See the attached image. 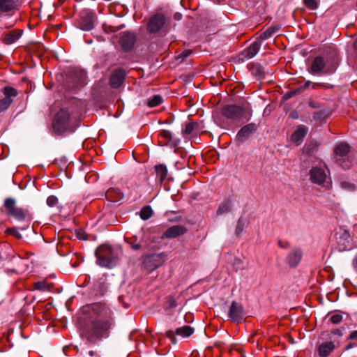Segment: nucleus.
<instances>
[{"label":"nucleus","mask_w":357,"mask_h":357,"mask_svg":"<svg viewBox=\"0 0 357 357\" xmlns=\"http://www.w3.org/2000/svg\"><path fill=\"white\" fill-rule=\"evenodd\" d=\"M87 314L82 326V335L91 343L109 337L114 325L111 309L105 303H96L86 307Z\"/></svg>","instance_id":"1"},{"label":"nucleus","mask_w":357,"mask_h":357,"mask_svg":"<svg viewBox=\"0 0 357 357\" xmlns=\"http://www.w3.org/2000/svg\"><path fill=\"white\" fill-rule=\"evenodd\" d=\"M97 264L105 268L113 267L117 261V255L112 248L107 245H102L96 250Z\"/></svg>","instance_id":"2"},{"label":"nucleus","mask_w":357,"mask_h":357,"mask_svg":"<svg viewBox=\"0 0 357 357\" xmlns=\"http://www.w3.org/2000/svg\"><path fill=\"white\" fill-rule=\"evenodd\" d=\"M4 206L6 209L7 215L13 217L18 221L25 220L29 214L27 209L17 206L15 200L13 198H7L4 202Z\"/></svg>","instance_id":"3"},{"label":"nucleus","mask_w":357,"mask_h":357,"mask_svg":"<svg viewBox=\"0 0 357 357\" xmlns=\"http://www.w3.org/2000/svg\"><path fill=\"white\" fill-rule=\"evenodd\" d=\"M245 108L236 105H225L222 109V116L230 122H236L244 117Z\"/></svg>","instance_id":"4"},{"label":"nucleus","mask_w":357,"mask_h":357,"mask_svg":"<svg viewBox=\"0 0 357 357\" xmlns=\"http://www.w3.org/2000/svg\"><path fill=\"white\" fill-rule=\"evenodd\" d=\"M335 70L336 66L333 61L332 63H329L328 61H325L321 56L315 57L311 65V71L315 74L320 73L327 75L332 74Z\"/></svg>","instance_id":"5"},{"label":"nucleus","mask_w":357,"mask_h":357,"mask_svg":"<svg viewBox=\"0 0 357 357\" xmlns=\"http://www.w3.org/2000/svg\"><path fill=\"white\" fill-rule=\"evenodd\" d=\"M165 257L164 252L146 255L144 257L143 265L149 271H153L164 264Z\"/></svg>","instance_id":"6"},{"label":"nucleus","mask_w":357,"mask_h":357,"mask_svg":"<svg viewBox=\"0 0 357 357\" xmlns=\"http://www.w3.org/2000/svg\"><path fill=\"white\" fill-rule=\"evenodd\" d=\"M4 97L0 99V112L6 110L13 103L14 98L18 95L17 91L11 86H6L2 89Z\"/></svg>","instance_id":"7"},{"label":"nucleus","mask_w":357,"mask_h":357,"mask_svg":"<svg viewBox=\"0 0 357 357\" xmlns=\"http://www.w3.org/2000/svg\"><path fill=\"white\" fill-rule=\"evenodd\" d=\"M165 17L162 14H156L152 16L147 24V31L149 33H157L164 26Z\"/></svg>","instance_id":"8"},{"label":"nucleus","mask_w":357,"mask_h":357,"mask_svg":"<svg viewBox=\"0 0 357 357\" xmlns=\"http://www.w3.org/2000/svg\"><path fill=\"white\" fill-rule=\"evenodd\" d=\"M310 180L311 182L318 185H324L328 178L326 171L318 167H312L309 172Z\"/></svg>","instance_id":"9"},{"label":"nucleus","mask_w":357,"mask_h":357,"mask_svg":"<svg viewBox=\"0 0 357 357\" xmlns=\"http://www.w3.org/2000/svg\"><path fill=\"white\" fill-rule=\"evenodd\" d=\"M258 126L255 123H248L242 127L238 132L236 139L240 143L247 140L257 129Z\"/></svg>","instance_id":"10"},{"label":"nucleus","mask_w":357,"mask_h":357,"mask_svg":"<svg viewBox=\"0 0 357 357\" xmlns=\"http://www.w3.org/2000/svg\"><path fill=\"white\" fill-rule=\"evenodd\" d=\"M229 317L235 322H241L243 320L245 313L241 304L233 301L231 304L229 313Z\"/></svg>","instance_id":"11"},{"label":"nucleus","mask_w":357,"mask_h":357,"mask_svg":"<svg viewBox=\"0 0 357 357\" xmlns=\"http://www.w3.org/2000/svg\"><path fill=\"white\" fill-rule=\"evenodd\" d=\"M119 43L124 50H130L134 46L136 41V35L133 32L125 31L119 34Z\"/></svg>","instance_id":"12"},{"label":"nucleus","mask_w":357,"mask_h":357,"mask_svg":"<svg viewBox=\"0 0 357 357\" xmlns=\"http://www.w3.org/2000/svg\"><path fill=\"white\" fill-rule=\"evenodd\" d=\"M126 72L122 68L115 69L110 77L109 83L112 88L117 89L123 84Z\"/></svg>","instance_id":"13"},{"label":"nucleus","mask_w":357,"mask_h":357,"mask_svg":"<svg viewBox=\"0 0 357 357\" xmlns=\"http://www.w3.org/2000/svg\"><path fill=\"white\" fill-rule=\"evenodd\" d=\"M69 120V113L66 109H61L55 116L54 126L57 128H66Z\"/></svg>","instance_id":"14"},{"label":"nucleus","mask_w":357,"mask_h":357,"mask_svg":"<svg viewBox=\"0 0 357 357\" xmlns=\"http://www.w3.org/2000/svg\"><path fill=\"white\" fill-rule=\"evenodd\" d=\"M261 46V43L260 40L256 39L249 47L241 52V56L245 59H252L259 52Z\"/></svg>","instance_id":"15"},{"label":"nucleus","mask_w":357,"mask_h":357,"mask_svg":"<svg viewBox=\"0 0 357 357\" xmlns=\"http://www.w3.org/2000/svg\"><path fill=\"white\" fill-rule=\"evenodd\" d=\"M187 232V229L182 225H174L169 227L163 234L162 238H174Z\"/></svg>","instance_id":"16"},{"label":"nucleus","mask_w":357,"mask_h":357,"mask_svg":"<svg viewBox=\"0 0 357 357\" xmlns=\"http://www.w3.org/2000/svg\"><path fill=\"white\" fill-rule=\"evenodd\" d=\"M94 16L91 13H86L80 17L79 27L84 31H90L94 27Z\"/></svg>","instance_id":"17"},{"label":"nucleus","mask_w":357,"mask_h":357,"mask_svg":"<svg viewBox=\"0 0 357 357\" xmlns=\"http://www.w3.org/2000/svg\"><path fill=\"white\" fill-rule=\"evenodd\" d=\"M316 348L320 357H328L335 349V344L333 342H324L317 344Z\"/></svg>","instance_id":"18"},{"label":"nucleus","mask_w":357,"mask_h":357,"mask_svg":"<svg viewBox=\"0 0 357 357\" xmlns=\"http://www.w3.org/2000/svg\"><path fill=\"white\" fill-rule=\"evenodd\" d=\"M302 258V251L300 248H294L287 257V262L291 267H296Z\"/></svg>","instance_id":"19"},{"label":"nucleus","mask_w":357,"mask_h":357,"mask_svg":"<svg viewBox=\"0 0 357 357\" xmlns=\"http://www.w3.org/2000/svg\"><path fill=\"white\" fill-rule=\"evenodd\" d=\"M194 333V328L190 326H184L176 329L175 332L169 330L167 331L166 335L169 337H173L176 334L183 337H190Z\"/></svg>","instance_id":"20"},{"label":"nucleus","mask_w":357,"mask_h":357,"mask_svg":"<svg viewBox=\"0 0 357 357\" xmlns=\"http://www.w3.org/2000/svg\"><path fill=\"white\" fill-rule=\"evenodd\" d=\"M307 131L308 128L306 126L303 125L299 126L292 134L291 140L294 142H295L297 145H299L303 142Z\"/></svg>","instance_id":"21"},{"label":"nucleus","mask_w":357,"mask_h":357,"mask_svg":"<svg viewBox=\"0 0 357 357\" xmlns=\"http://www.w3.org/2000/svg\"><path fill=\"white\" fill-rule=\"evenodd\" d=\"M22 33L21 30H13L4 35L2 41L6 45H11L21 37Z\"/></svg>","instance_id":"22"},{"label":"nucleus","mask_w":357,"mask_h":357,"mask_svg":"<svg viewBox=\"0 0 357 357\" xmlns=\"http://www.w3.org/2000/svg\"><path fill=\"white\" fill-rule=\"evenodd\" d=\"M18 6L17 0H0V15L16 9Z\"/></svg>","instance_id":"23"},{"label":"nucleus","mask_w":357,"mask_h":357,"mask_svg":"<svg viewBox=\"0 0 357 357\" xmlns=\"http://www.w3.org/2000/svg\"><path fill=\"white\" fill-rule=\"evenodd\" d=\"M106 197L110 201L116 202L121 199L123 195L119 189L110 188L106 192Z\"/></svg>","instance_id":"24"},{"label":"nucleus","mask_w":357,"mask_h":357,"mask_svg":"<svg viewBox=\"0 0 357 357\" xmlns=\"http://www.w3.org/2000/svg\"><path fill=\"white\" fill-rule=\"evenodd\" d=\"M232 208L231 202L229 199H226L222 202L218 206L216 213L218 215H222L231 211Z\"/></svg>","instance_id":"25"},{"label":"nucleus","mask_w":357,"mask_h":357,"mask_svg":"<svg viewBox=\"0 0 357 357\" xmlns=\"http://www.w3.org/2000/svg\"><path fill=\"white\" fill-rule=\"evenodd\" d=\"M331 115V112L326 109H321L315 112L313 115L314 121L321 123L324 122Z\"/></svg>","instance_id":"26"},{"label":"nucleus","mask_w":357,"mask_h":357,"mask_svg":"<svg viewBox=\"0 0 357 357\" xmlns=\"http://www.w3.org/2000/svg\"><path fill=\"white\" fill-rule=\"evenodd\" d=\"M155 169L157 178H159L160 183H162L165 181V179L167 178V167L165 165L160 164V165H156Z\"/></svg>","instance_id":"27"},{"label":"nucleus","mask_w":357,"mask_h":357,"mask_svg":"<svg viewBox=\"0 0 357 357\" xmlns=\"http://www.w3.org/2000/svg\"><path fill=\"white\" fill-rule=\"evenodd\" d=\"M172 139V134L169 130H162L158 135V142L160 145H167Z\"/></svg>","instance_id":"28"},{"label":"nucleus","mask_w":357,"mask_h":357,"mask_svg":"<svg viewBox=\"0 0 357 357\" xmlns=\"http://www.w3.org/2000/svg\"><path fill=\"white\" fill-rule=\"evenodd\" d=\"M350 151V146L345 143H340L335 148V153L341 157L345 156Z\"/></svg>","instance_id":"29"},{"label":"nucleus","mask_w":357,"mask_h":357,"mask_svg":"<svg viewBox=\"0 0 357 357\" xmlns=\"http://www.w3.org/2000/svg\"><path fill=\"white\" fill-rule=\"evenodd\" d=\"M277 31L278 29L275 27H269L265 31L262 32L257 40H260V42L261 43L262 40H265L271 38Z\"/></svg>","instance_id":"30"},{"label":"nucleus","mask_w":357,"mask_h":357,"mask_svg":"<svg viewBox=\"0 0 357 357\" xmlns=\"http://www.w3.org/2000/svg\"><path fill=\"white\" fill-rule=\"evenodd\" d=\"M153 215V210L149 206H144L140 211V217L142 220H146Z\"/></svg>","instance_id":"31"},{"label":"nucleus","mask_w":357,"mask_h":357,"mask_svg":"<svg viewBox=\"0 0 357 357\" xmlns=\"http://www.w3.org/2000/svg\"><path fill=\"white\" fill-rule=\"evenodd\" d=\"M162 102V98L160 95H155L152 98H151L147 103V105L149 107H154L160 104H161Z\"/></svg>","instance_id":"32"},{"label":"nucleus","mask_w":357,"mask_h":357,"mask_svg":"<svg viewBox=\"0 0 357 357\" xmlns=\"http://www.w3.org/2000/svg\"><path fill=\"white\" fill-rule=\"evenodd\" d=\"M305 6L310 10H316L319 7V0H303Z\"/></svg>","instance_id":"33"},{"label":"nucleus","mask_w":357,"mask_h":357,"mask_svg":"<svg viewBox=\"0 0 357 357\" xmlns=\"http://www.w3.org/2000/svg\"><path fill=\"white\" fill-rule=\"evenodd\" d=\"M328 316V321L333 324H338L342 321V316L340 314L334 313Z\"/></svg>","instance_id":"34"},{"label":"nucleus","mask_w":357,"mask_h":357,"mask_svg":"<svg viewBox=\"0 0 357 357\" xmlns=\"http://www.w3.org/2000/svg\"><path fill=\"white\" fill-rule=\"evenodd\" d=\"M33 287L36 289L40 291H46L50 289L49 284L45 281L35 282Z\"/></svg>","instance_id":"35"},{"label":"nucleus","mask_w":357,"mask_h":357,"mask_svg":"<svg viewBox=\"0 0 357 357\" xmlns=\"http://www.w3.org/2000/svg\"><path fill=\"white\" fill-rule=\"evenodd\" d=\"M75 74L77 77V79L75 81L77 85H82L86 78V73L84 71L79 70L76 71Z\"/></svg>","instance_id":"36"},{"label":"nucleus","mask_w":357,"mask_h":357,"mask_svg":"<svg viewBox=\"0 0 357 357\" xmlns=\"http://www.w3.org/2000/svg\"><path fill=\"white\" fill-rule=\"evenodd\" d=\"M197 126V123H195L194 122H190V123H187L185 126L183 131V134H185V135L191 134Z\"/></svg>","instance_id":"37"},{"label":"nucleus","mask_w":357,"mask_h":357,"mask_svg":"<svg viewBox=\"0 0 357 357\" xmlns=\"http://www.w3.org/2000/svg\"><path fill=\"white\" fill-rule=\"evenodd\" d=\"M243 229H244V222L241 218H240V219H238L236 226V229H235L236 235L239 236L242 233Z\"/></svg>","instance_id":"38"},{"label":"nucleus","mask_w":357,"mask_h":357,"mask_svg":"<svg viewBox=\"0 0 357 357\" xmlns=\"http://www.w3.org/2000/svg\"><path fill=\"white\" fill-rule=\"evenodd\" d=\"M6 233L8 234H10V235L14 236L17 239L22 238V235L20 234V232L15 227H11V228L6 229Z\"/></svg>","instance_id":"39"},{"label":"nucleus","mask_w":357,"mask_h":357,"mask_svg":"<svg viewBox=\"0 0 357 357\" xmlns=\"http://www.w3.org/2000/svg\"><path fill=\"white\" fill-rule=\"evenodd\" d=\"M58 202H59L58 198L54 195L49 196L47 199V204L50 207L56 206L57 205Z\"/></svg>","instance_id":"40"},{"label":"nucleus","mask_w":357,"mask_h":357,"mask_svg":"<svg viewBox=\"0 0 357 357\" xmlns=\"http://www.w3.org/2000/svg\"><path fill=\"white\" fill-rule=\"evenodd\" d=\"M252 73L255 74V75L261 77L264 75V70L259 65H255L252 68Z\"/></svg>","instance_id":"41"},{"label":"nucleus","mask_w":357,"mask_h":357,"mask_svg":"<svg viewBox=\"0 0 357 357\" xmlns=\"http://www.w3.org/2000/svg\"><path fill=\"white\" fill-rule=\"evenodd\" d=\"M340 186L342 189L347 190H354L355 188V185L347 181H342L340 183Z\"/></svg>","instance_id":"42"},{"label":"nucleus","mask_w":357,"mask_h":357,"mask_svg":"<svg viewBox=\"0 0 357 357\" xmlns=\"http://www.w3.org/2000/svg\"><path fill=\"white\" fill-rule=\"evenodd\" d=\"M76 236L80 240H86L87 236L86 233L82 230H78L76 231Z\"/></svg>","instance_id":"43"},{"label":"nucleus","mask_w":357,"mask_h":357,"mask_svg":"<svg viewBox=\"0 0 357 357\" xmlns=\"http://www.w3.org/2000/svg\"><path fill=\"white\" fill-rule=\"evenodd\" d=\"M191 54H192V50H185L179 54V56H178V59L181 58V59H183L184 58H186L188 56H190Z\"/></svg>","instance_id":"44"},{"label":"nucleus","mask_w":357,"mask_h":357,"mask_svg":"<svg viewBox=\"0 0 357 357\" xmlns=\"http://www.w3.org/2000/svg\"><path fill=\"white\" fill-rule=\"evenodd\" d=\"M312 87L314 89H317L319 87L328 88V86L324 83H313Z\"/></svg>","instance_id":"45"},{"label":"nucleus","mask_w":357,"mask_h":357,"mask_svg":"<svg viewBox=\"0 0 357 357\" xmlns=\"http://www.w3.org/2000/svg\"><path fill=\"white\" fill-rule=\"evenodd\" d=\"M128 243H130V247L135 250H138L141 248V245L138 243H136L135 241V242L128 241Z\"/></svg>","instance_id":"46"},{"label":"nucleus","mask_w":357,"mask_h":357,"mask_svg":"<svg viewBox=\"0 0 357 357\" xmlns=\"http://www.w3.org/2000/svg\"><path fill=\"white\" fill-rule=\"evenodd\" d=\"M278 244L279 247H280L281 248L287 249L289 247V243L286 241H279Z\"/></svg>","instance_id":"47"},{"label":"nucleus","mask_w":357,"mask_h":357,"mask_svg":"<svg viewBox=\"0 0 357 357\" xmlns=\"http://www.w3.org/2000/svg\"><path fill=\"white\" fill-rule=\"evenodd\" d=\"M332 334L337 336H342V330L341 329H335L331 332Z\"/></svg>","instance_id":"48"},{"label":"nucleus","mask_w":357,"mask_h":357,"mask_svg":"<svg viewBox=\"0 0 357 357\" xmlns=\"http://www.w3.org/2000/svg\"><path fill=\"white\" fill-rule=\"evenodd\" d=\"M349 338L351 340H357V331L352 332L349 335Z\"/></svg>","instance_id":"49"},{"label":"nucleus","mask_w":357,"mask_h":357,"mask_svg":"<svg viewBox=\"0 0 357 357\" xmlns=\"http://www.w3.org/2000/svg\"><path fill=\"white\" fill-rule=\"evenodd\" d=\"M246 109H245V113L247 112L248 114L246 115L248 117H247V119H249V117L251 116V111H250V107L248 106L246 107H245Z\"/></svg>","instance_id":"50"},{"label":"nucleus","mask_w":357,"mask_h":357,"mask_svg":"<svg viewBox=\"0 0 357 357\" xmlns=\"http://www.w3.org/2000/svg\"><path fill=\"white\" fill-rule=\"evenodd\" d=\"M353 266L357 271V255L355 257V258L353 260Z\"/></svg>","instance_id":"51"},{"label":"nucleus","mask_w":357,"mask_h":357,"mask_svg":"<svg viewBox=\"0 0 357 357\" xmlns=\"http://www.w3.org/2000/svg\"><path fill=\"white\" fill-rule=\"evenodd\" d=\"M109 28L110 31H112V32H115L119 30L118 29H116L114 26H109Z\"/></svg>","instance_id":"52"},{"label":"nucleus","mask_w":357,"mask_h":357,"mask_svg":"<svg viewBox=\"0 0 357 357\" xmlns=\"http://www.w3.org/2000/svg\"><path fill=\"white\" fill-rule=\"evenodd\" d=\"M311 85V82L307 81L304 84V88H307Z\"/></svg>","instance_id":"53"},{"label":"nucleus","mask_w":357,"mask_h":357,"mask_svg":"<svg viewBox=\"0 0 357 357\" xmlns=\"http://www.w3.org/2000/svg\"><path fill=\"white\" fill-rule=\"evenodd\" d=\"M352 347H353V344L350 343L348 345H347L346 349L348 350V349H351Z\"/></svg>","instance_id":"54"},{"label":"nucleus","mask_w":357,"mask_h":357,"mask_svg":"<svg viewBox=\"0 0 357 357\" xmlns=\"http://www.w3.org/2000/svg\"><path fill=\"white\" fill-rule=\"evenodd\" d=\"M170 307H176V304H175L174 301H172V303H170Z\"/></svg>","instance_id":"55"},{"label":"nucleus","mask_w":357,"mask_h":357,"mask_svg":"<svg viewBox=\"0 0 357 357\" xmlns=\"http://www.w3.org/2000/svg\"><path fill=\"white\" fill-rule=\"evenodd\" d=\"M89 354L91 356H94V351H90L89 352Z\"/></svg>","instance_id":"56"},{"label":"nucleus","mask_w":357,"mask_h":357,"mask_svg":"<svg viewBox=\"0 0 357 357\" xmlns=\"http://www.w3.org/2000/svg\"><path fill=\"white\" fill-rule=\"evenodd\" d=\"M310 105L312 107H315L316 106L314 105V104L312 102H310Z\"/></svg>","instance_id":"57"},{"label":"nucleus","mask_w":357,"mask_h":357,"mask_svg":"<svg viewBox=\"0 0 357 357\" xmlns=\"http://www.w3.org/2000/svg\"><path fill=\"white\" fill-rule=\"evenodd\" d=\"M103 28L106 31V28H105V24L103 25Z\"/></svg>","instance_id":"58"}]
</instances>
